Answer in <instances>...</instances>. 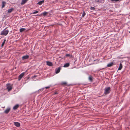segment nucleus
Returning <instances> with one entry per match:
<instances>
[{"mask_svg":"<svg viewBox=\"0 0 130 130\" xmlns=\"http://www.w3.org/2000/svg\"><path fill=\"white\" fill-rule=\"evenodd\" d=\"M111 91L110 88L109 87H106L104 90V94L107 95Z\"/></svg>","mask_w":130,"mask_h":130,"instance_id":"obj_1","label":"nucleus"},{"mask_svg":"<svg viewBox=\"0 0 130 130\" xmlns=\"http://www.w3.org/2000/svg\"><path fill=\"white\" fill-rule=\"evenodd\" d=\"M8 30H6L5 29L2 31L1 34L2 35L6 36L8 34Z\"/></svg>","mask_w":130,"mask_h":130,"instance_id":"obj_2","label":"nucleus"},{"mask_svg":"<svg viewBox=\"0 0 130 130\" xmlns=\"http://www.w3.org/2000/svg\"><path fill=\"white\" fill-rule=\"evenodd\" d=\"M6 88L7 89L8 91H9L12 89V87L11 85L9 84H8L6 85Z\"/></svg>","mask_w":130,"mask_h":130,"instance_id":"obj_3","label":"nucleus"},{"mask_svg":"<svg viewBox=\"0 0 130 130\" xmlns=\"http://www.w3.org/2000/svg\"><path fill=\"white\" fill-rule=\"evenodd\" d=\"M25 74L24 72H23L19 76L18 79V80H20L23 77Z\"/></svg>","mask_w":130,"mask_h":130,"instance_id":"obj_4","label":"nucleus"},{"mask_svg":"<svg viewBox=\"0 0 130 130\" xmlns=\"http://www.w3.org/2000/svg\"><path fill=\"white\" fill-rule=\"evenodd\" d=\"M29 0H22L21 5H23L25 4Z\"/></svg>","mask_w":130,"mask_h":130,"instance_id":"obj_5","label":"nucleus"},{"mask_svg":"<svg viewBox=\"0 0 130 130\" xmlns=\"http://www.w3.org/2000/svg\"><path fill=\"white\" fill-rule=\"evenodd\" d=\"M95 1L96 3H103L104 2L105 0H95Z\"/></svg>","mask_w":130,"mask_h":130,"instance_id":"obj_6","label":"nucleus"},{"mask_svg":"<svg viewBox=\"0 0 130 130\" xmlns=\"http://www.w3.org/2000/svg\"><path fill=\"white\" fill-rule=\"evenodd\" d=\"M61 68L60 67H59L56 68L55 70V73L56 74L58 73L60 71Z\"/></svg>","mask_w":130,"mask_h":130,"instance_id":"obj_7","label":"nucleus"},{"mask_svg":"<svg viewBox=\"0 0 130 130\" xmlns=\"http://www.w3.org/2000/svg\"><path fill=\"white\" fill-rule=\"evenodd\" d=\"M10 108L9 107H8L5 111L4 113H8L10 111Z\"/></svg>","mask_w":130,"mask_h":130,"instance_id":"obj_8","label":"nucleus"},{"mask_svg":"<svg viewBox=\"0 0 130 130\" xmlns=\"http://www.w3.org/2000/svg\"><path fill=\"white\" fill-rule=\"evenodd\" d=\"M14 125L17 127H19L20 126V123L17 122H14Z\"/></svg>","mask_w":130,"mask_h":130,"instance_id":"obj_9","label":"nucleus"},{"mask_svg":"<svg viewBox=\"0 0 130 130\" xmlns=\"http://www.w3.org/2000/svg\"><path fill=\"white\" fill-rule=\"evenodd\" d=\"M29 58V56L28 55H26L23 56L22 57V59L23 60H25L28 59Z\"/></svg>","mask_w":130,"mask_h":130,"instance_id":"obj_10","label":"nucleus"},{"mask_svg":"<svg viewBox=\"0 0 130 130\" xmlns=\"http://www.w3.org/2000/svg\"><path fill=\"white\" fill-rule=\"evenodd\" d=\"M46 64L48 66H51L53 65L52 63L51 62L47 61L46 62Z\"/></svg>","mask_w":130,"mask_h":130,"instance_id":"obj_11","label":"nucleus"},{"mask_svg":"<svg viewBox=\"0 0 130 130\" xmlns=\"http://www.w3.org/2000/svg\"><path fill=\"white\" fill-rule=\"evenodd\" d=\"M2 8H3L5 6V5L6 4V2L5 1H3L2 2Z\"/></svg>","mask_w":130,"mask_h":130,"instance_id":"obj_12","label":"nucleus"},{"mask_svg":"<svg viewBox=\"0 0 130 130\" xmlns=\"http://www.w3.org/2000/svg\"><path fill=\"white\" fill-rule=\"evenodd\" d=\"M19 105L18 104H17L13 107V109L14 110H16V109H17V108H18V107H19Z\"/></svg>","mask_w":130,"mask_h":130,"instance_id":"obj_13","label":"nucleus"},{"mask_svg":"<svg viewBox=\"0 0 130 130\" xmlns=\"http://www.w3.org/2000/svg\"><path fill=\"white\" fill-rule=\"evenodd\" d=\"M14 10V9L13 8L10 9H8V13H10L13 10Z\"/></svg>","mask_w":130,"mask_h":130,"instance_id":"obj_14","label":"nucleus"},{"mask_svg":"<svg viewBox=\"0 0 130 130\" xmlns=\"http://www.w3.org/2000/svg\"><path fill=\"white\" fill-rule=\"evenodd\" d=\"M44 2V0H42L41 1L39 2L37 4H38L39 5H41Z\"/></svg>","mask_w":130,"mask_h":130,"instance_id":"obj_15","label":"nucleus"},{"mask_svg":"<svg viewBox=\"0 0 130 130\" xmlns=\"http://www.w3.org/2000/svg\"><path fill=\"white\" fill-rule=\"evenodd\" d=\"M122 68V64L120 63L119 67L118 69V70H120Z\"/></svg>","mask_w":130,"mask_h":130,"instance_id":"obj_16","label":"nucleus"},{"mask_svg":"<svg viewBox=\"0 0 130 130\" xmlns=\"http://www.w3.org/2000/svg\"><path fill=\"white\" fill-rule=\"evenodd\" d=\"M69 63H65L63 67H69Z\"/></svg>","mask_w":130,"mask_h":130,"instance_id":"obj_17","label":"nucleus"},{"mask_svg":"<svg viewBox=\"0 0 130 130\" xmlns=\"http://www.w3.org/2000/svg\"><path fill=\"white\" fill-rule=\"evenodd\" d=\"M113 64V63L112 62L110 63L109 64H107V67H110L112 66Z\"/></svg>","mask_w":130,"mask_h":130,"instance_id":"obj_18","label":"nucleus"},{"mask_svg":"<svg viewBox=\"0 0 130 130\" xmlns=\"http://www.w3.org/2000/svg\"><path fill=\"white\" fill-rule=\"evenodd\" d=\"M26 29L24 28H21L20 30V32H22L25 30Z\"/></svg>","mask_w":130,"mask_h":130,"instance_id":"obj_19","label":"nucleus"},{"mask_svg":"<svg viewBox=\"0 0 130 130\" xmlns=\"http://www.w3.org/2000/svg\"><path fill=\"white\" fill-rule=\"evenodd\" d=\"M5 41H6V39H5L4 40L3 42H2V45H1V46L2 47H3L4 46V44H5Z\"/></svg>","mask_w":130,"mask_h":130,"instance_id":"obj_20","label":"nucleus"},{"mask_svg":"<svg viewBox=\"0 0 130 130\" xmlns=\"http://www.w3.org/2000/svg\"><path fill=\"white\" fill-rule=\"evenodd\" d=\"M89 79L90 81H92V77L91 76H90L89 77Z\"/></svg>","mask_w":130,"mask_h":130,"instance_id":"obj_21","label":"nucleus"},{"mask_svg":"<svg viewBox=\"0 0 130 130\" xmlns=\"http://www.w3.org/2000/svg\"><path fill=\"white\" fill-rule=\"evenodd\" d=\"M86 14V13H85V11H83V13H82V17H84V16H85V15Z\"/></svg>","mask_w":130,"mask_h":130,"instance_id":"obj_22","label":"nucleus"},{"mask_svg":"<svg viewBox=\"0 0 130 130\" xmlns=\"http://www.w3.org/2000/svg\"><path fill=\"white\" fill-rule=\"evenodd\" d=\"M50 86H47V87H45V88H42L40 89V90H42L44 88H45L46 89H48V88H50Z\"/></svg>","mask_w":130,"mask_h":130,"instance_id":"obj_23","label":"nucleus"},{"mask_svg":"<svg viewBox=\"0 0 130 130\" xmlns=\"http://www.w3.org/2000/svg\"><path fill=\"white\" fill-rule=\"evenodd\" d=\"M90 9L91 10H94L95 8L94 7H91L90 8Z\"/></svg>","mask_w":130,"mask_h":130,"instance_id":"obj_24","label":"nucleus"},{"mask_svg":"<svg viewBox=\"0 0 130 130\" xmlns=\"http://www.w3.org/2000/svg\"><path fill=\"white\" fill-rule=\"evenodd\" d=\"M38 12H39V11H34V12H33L32 13L34 14L37 13Z\"/></svg>","mask_w":130,"mask_h":130,"instance_id":"obj_25","label":"nucleus"},{"mask_svg":"<svg viewBox=\"0 0 130 130\" xmlns=\"http://www.w3.org/2000/svg\"><path fill=\"white\" fill-rule=\"evenodd\" d=\"M47 13V12H44L43 13V14L44 15H45Z\"/></svg>","mask_w":130,"mask_h":130,"instance_id":"obj_26","label":"nucleus"},{"mask_svg":"<svg viewBox=\"0 0 130 130\" xmlns=\"http://www.w3.org/2000/svg\"><path fill=\"white\" fill-rule=\"evenodd\" d=\"M58 94V93L56 91L54 93V94Z\"/></svg>","mask_w":130,"mask_h":130,"instance_id":"obj_27","label":"nucleus"},{"mask_svg":"<svg viewBox=\"0 0 130 130\" xmlns=\"http://www.w3.org/2000/svg\"><path fill=\"white\" fill-rule=\"evenodd\" d=\"M70 55V54H67L66 55V56L67 57L69 56Z\"/></svg>","mask_w":130,"mask_h":130,"instance_id":"obj_28","label":"nucleus"},{"mask_svg":"<svg viewBox=\"0 0 130 130\" xmlns=\"http://www.w3.org/2000/svg\"><path fill=\"white\" fill-rule=\"evenodd\" d=\"M37 76V75H34V76H32V78L36 77Z\"/></svg>","mask_w":130,"mask_h":130,"instance_id":"obj_29","label":"nucleus"},{"mask_svg":"<svg viewBox=\"0 0 130 130\" xmlns=\"http://www.w3.org/2000/svg\"><path fill=\"white\" fill-rule=\"evenodd\" d=\"M63 84H66V82H64V83H63Z\"/></svg>","mask_w":130,"mask_h":130,"instance_id":"obj_30","label":"nucleus"},{"mask_svg":"<svg viewBox=\"0 0 130 130\" xmlns=\"http://www.w3.org/2000/svg\"><path fill=\"white\" fill-rule=\"evenodd\" d=\"M129 33H130V31H129Z\"/></svg>","mask_w":130,"mask_h":130,"instance_id":"obj_31","label":"nucleus"}]
</instances>
